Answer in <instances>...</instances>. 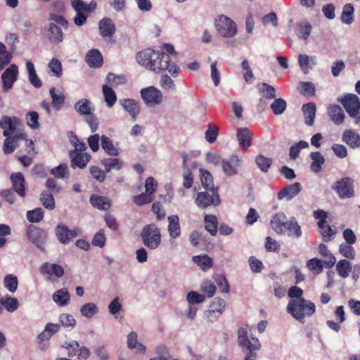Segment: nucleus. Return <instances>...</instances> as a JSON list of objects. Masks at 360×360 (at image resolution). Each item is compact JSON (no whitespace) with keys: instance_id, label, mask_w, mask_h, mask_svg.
<instances>
[{"instance_id":"nucleus-63","label":"nucleus","mask_w":360,"mask_h":360,"mask_svg":"<svg viewBox=\"0 0 360 360\" xmlns=\"http://www.w3.org/2000/svg\"><path fill=\"white\" fill-rule=\"evenodd\" d=\"M106 242V237L104 231L100 230L94 236L92 240V245L96 247L103 248Z\"/></svg>"},{"instance_id":"nucleus-35","label":"nucleus","mask_w":360,"mask_h":360,"mask_svg":"<svg viewBox=\"0 0 360 360\" xmlns=\"http://www.w3.org/2000/svg\"><path fill=\"white\" fill-rule=\"evenodd\" d=\"M325 259L323 260L319 259L316 258V273H320L323 271V267L325 266L327 269L332 268L335 262L336 258L335 256L330 253L326 256H324Z\"/></svg>"},{"instance_id":"nucleus-14","label":"nucleus","mask_w":360,"mask_h":360,"mask_svg":"<svg viewBox=\"0 0 360 360\" xmlns=\"http://www.w3.org/2000/svg\"><path fill=\"white\" fill-rule=\"evenodd\" d=\"M236 138L242 150L245 152L252 144V133L248 128L241 127L236 131Z\"/></svg>"},{"instance_id":"nucleus-55","label":"nucleus","mask_w":360,"mask_h":360,"mask_svg":"<svg viewBox=\"0 0 360 360\" xmlns=\"http://www.w3.org/2000/svg\"><path fill=\"white\" fill-rule=\"evenodd\" d=\"M319 228L320 229V233L323 237V240L325 242L331 240L336 233L335 230L333 229L330 225L326 223L323 224L321 227Z\"/></svg>"},{"instance_id":"nucleus-27","label":"nucleus","mask_w":360,"mask_h":360,"mask_svg":"<svg viewBox=\"0 0 360 360\" xmlns=\"http://www.w3.org/2000/svg\"><path fill=\"white\" fill-rule=\"evenodd\" d=\"M47 36L49 41L53 44H59L63 41L62 30L53 22L49 24Z\"/></svg>"},{"instance_id":"nucleus-57","label":"nucleus","mask_w":360,"mask_h":360,"mask_svg":"<svg viewBox=\"0 0 360 360\" xmlns=\"http://www.w3.org/2000/svg\"><path fill=\"white\" fill-rule=\"evenodd\" d=\"M297 27L299 37L306 40L311 31V25L308 22L302 20L298 23Z\"/></svg>"},{"instance_id":"nucleus-39","label":"nucleus","mask_w":360,"mask_h":360,"mask_svg":"<svg viewBox=\"0 0 360 360\" xmlns=\"http://www.w3.org/2000/svg\"><path fill=\"white\" fill-rule=\"evenodd\" d=\"M50 95L52 98L51 105L53 108L56 110H60L65 101L64 94L61 92L57 94L56 89L52 87L50 89Z\"/></svg>"},{"instance_id":"nucleus-5","label":"nucleus","mask_w":360,"mask_h":360,"mask_svg":"<svg viewBox=\"0 0 360 360\" xmlns=\"http://www.w3.org/2000/svg\"><path fill=\"white\" fill-rule=\"evenodd\" d=\"M0 127L4 136L25 133L23 124L16 117L3 116L0 120Z\"/></svg>"},{"instance_id":"nucleus-9","label":"nucleus","mask_w":360,"mask_h":360,"mask_svg":"<svg viewBox=\"0 0 360 360\" xmlns=\"http://www.w3.org/2000/svg\"><path fill=\"white\" fill-rule=\"evenodd\" d=\"M333 188L340 198H349L354 195V181L349 177H345L335 184Z\"/></svg>"},{"instance_id":"nucleus-21","label":"nucleus","mask_w":360,"mask_h":360,"mask_svg":"<svg viewBox=\"0 0 360 360\" xmlns=\"http://www.w3.org/2000/svg\"><path fill=\"white\" fill-rule=\"evenodd\" d=\"M122 108L131 115L134 120L140 113V104L131 98L121 99L119 101Z\"/></svg>"},{"instance_id":"nucleus-25","label":"nucleus","mask_w":360,"mask_h":360,"mask_svg":"<svg viewBox=\"0 0 360 360\" xmlns=\"http://www.w3.org/2000/svg\"><path fill=\"white\" fill-rule=\"evenodd\" d=\"M302 111L304 123L307 126H312L315 119V103L314 102H309L302 105Z\"/></svg>"},{"instance_id":"nucleus-38","label":"nucleus","mask_w":360,"mask_h":360,"mask_svg":"<svg viewBox=\"0 0 360 360\" xmlns=\"http://www.w3.org/2000/svg\"><path fill=\"white\" fill-rule=\"evenodd\" d=\"M336 271L341 278H347L352 271L351 263L345 259H340L336 264Z\"/></svg>"},{"instance_id":"nucleus-22","label":"nucleus","mask_w":360,"mask_h":360,"mask_svg":"<svg viewBox=\"0 0 360 360\" xmlns=\"http://www.w3.org/2000/svg\"><path fill=\"white\" fill-rule=\"evenodd\" d=\"M74 109L80 116L85 117L93 113L94 107L89 100L82 98L75 103Z\"/></svg>"},{"instance_id":"nucleus-3","label":"nucleus","mask_w":360,"mask_h":360,"mask_svg":"<svg viewBox=\"0 0 360 360\" xmlns=\"http://www.w3.org/2000/svg\"><path fill=\"white\" fill-rule=\"evenodd\" d=\"M141 238L143 244L151 250L158 249L161 244L160 231L153 223L143 226Z\"/></svg>"},{"instance_id":"nucleus-36","label":"nucleus","mask_w":360,"mask_h":360,"mask_svg":"<svg viewBox=\"0 0 360 360\" xmlns=\"http://www.w3.org/2000/svg\"><path fill=\"white\" fill-rule=\"evenodd\" d=\"M101 147L104 151L109 155L117 156L119 155L118 150L115 147L110 139L105 135L101 137Z\"/></svg>"},{"instance_id":"nucleus-44","label":"nucleus","mask_w":360,"mask_h":360,"mask_svg":"<svg viewBox=\"0 0 360 360\" xmlns=\"http://www.w3.org/2000/svg\"><path fill=\"white\" fill-rule=\"evenodd\" d=\"M286 231H288L290 236L295 238H299L302 235L301 228L295 217L289 219L288 224L286 226Z\"/></svg>"},{"instance_id":"nucleus-62","label":"nucleus","mask_w":360,"mask_h":360,"mask_svg":"<svg viewBox=\"0 0 360 360\" xmlns=\"http://www.w3.org/2000/svg\"><path fill=\"white\" fill-rule=\"evenodd\" d=\"M68 168L67 164L63 163L53 168L51 170V174L57 178L63 179L67 177L65 174L68 173Z\"/></svg>"},{"instance_id":"nucleus-58","label":"nucleus","mask_w":360,"mask_h":360,"mask_svg":"<svg viewBox=\"0 0 360 360\" xmlns=\"http://www.w3.org/2000/svg\"><path fill=\"white\" fill-rule=\"evenodd\" d=\"M153 195L145 192L139 195L134 196L132 198L133 202L138 206H142L145 204H148L153 200Z\"/></svg>"},{"instance_id":"nucleus-48","label":"nucleus","mask_w":360,"mask_h":360,"mask_svg":"<svg viewBox=\"0 0 360 360\" xmlns=\"http://www.w3.org/2000/svg\"><path fill=\"white\" fill-rule=\"evenodd\" d=\"M298 90L301 94L308 98L313 96L315 93L314 84L309 82H300Z\"/></svg>"},{"instance_id":"nucleus-32","label":"nucleus","mask_w":360,"mask_h":360,"mask_svg":"<svg viewBox=\"0 0 360 360\" xmlns=\"http://www.w3.org/2000/svg\"><path fill=\"white\" fill-rule=\"evenodd\" d=\"M328 113L330 119L337 124H340L345 119L343 110L338 105H330L328 108Z\"/></svg>"},{"instance_id":"nucleus-17","label":"nucleus","mask_w":360,"mask_h":360,"mask_svg":"<svg viewBox=\"0 0 360 360\" xmlns=\"http://www.w3.org/2000/svg\"><path fill=\"white\" fill-rule=\"evenodd\" d=\"M289 219L283 212H278L274 214L271 220V228L279 234L286 232V226L288 224Z\"/></svg>"},{"instance_id":"nucleus-33","label":"nucleus","mask_w":360,"mask_h":360,"mask_svg":"<svg viewBox=\"0 0 360 360\" xmlns=\"http://www.w3.org/2000/svg\"><path fill=\"white\" fill-rule=\"evenodd\" d=\"M53 300L59 306L63 307L68 304L70 295L65 288L57 290L53 294Z\"/></svg>"},{"instance_id":"nucleus-12","label":"nucleus","mask_w":360,"mask_h":360,"mask_svg":"<svg viewBox=\"0 0 360 360\" xmlns=\"http://www.w3.org/2000/svg\"><path fill=\"white\" fill-rule=\"evenodd\" d=\"M340 101L350 117L356 115L358 110H360V100L355 94H349L345 96Z\"/></svg>"},{"instance_id":"nucleus-18","label":"nucleus","mask_w":360,"mask_h":360,"mask_svg":"<svg viewBox=\"0 0 360 360\" xmlns=\"http://www.w3.org/2000/svg\"><path fill=\"white\" fill-rule=\"evenodd\" d=\"M301 188V184L298 182L288 185L279 191L278 193V199L290 200L300 192Z\"/></svg>"},{"instance_id":"nucleus-8","label":"nucleus","mask_w":360,"mask_h":360,"mask_svg":"<svg viewBox=\"0 0 360 360\" xmlns=\"http://www.w3.org/2000/svg\"><path fill=\"white\" fill-rule=\"evenodd\" d=\"M140 94L145 104L148 107H154L162 101V93L153 86L142 89Z\"/></svg>"},{"instance_id":"nucleus-54","label":"nucleus","mask_w":360,"mask_h":360,"mask_svg":"<svg viewBox=\"0 0 360 360\" xmlns=\"http://www.w3.org/2000/svg\"><path fill=\"white\" fill-rule=\"evenodd\" d=\"M40 200L44 207L52 210L55 208V201L53 195L48 191H43L41 194Z\"/></svg>"},{"instance_id":"nucleus-51","label":"nucleus","mask_w":360,"mask_h":360,"mask_svg":"<svg viewBox=\"0 0 360 360\" xmlns=\"http://www.w3.org/2000/svg\"><path fill=\"white\" fill-rule=\"evenodd\" d=\"M44 210L40 208H35L32 210H29L27 212L26 216L27 220L31 223H38L43 219L44 217Z\"/></svg>"},{"instance_id":"nucleus-59","label":"nucleus","mask_w":360,"mask_h":360,"mask_svg":"<svg viewBox=\"0 0 360 360\" xmlns=\"http://www.w3.org/2000/svg\"><path fill=\"white\" fill-rule=\"evenodd\" d=\"M160 84L162 88L171 91L176 89V85L174 81L171 79L170 76L167 74H165L164 72L162 73Z\"/></svg>"},{"instance_id":"nucleus-6","label":"nucleus","mask_w":360,"mask_h":360,"mask_svg":"<svg viewBox=\"0 0 360 360\" xmlns=\"http://www.w3.org/2000/svg\"><path fill=\"white\" fill-rule=\"evenodd\" d=\"M27 236L37 248L45 252V244L47 240V233L45 230L34 225H29L27 229Z\"/></svg>"},{"instance_id":"nucleus-23","label":"nucleus","mask_w":360,"mask_h":360,"mask_svg":"<svg viewBox=\"0 0 360 360\" xmlns=\"http://www.w3.org/2000/svg\"><path fill=\"white\" fill-rule=\"evenodd\" d=\"M39 272L41 274H48L49 276H55L56 278H60L64 274V269L59 264L46 262L40 266Z\"/></svg>"},{"instance_id":"nucleus-53","label":"nucleus","mask_w":360,"mask_h":360,"mask_svg":"<svg viewBox=\"0 0 360 360\" xmlns=\"http://www.w3.org/2000/svg\"><path fill=\"white\" fill-rule=\"evenodd\" d=\"M205 138L210 143H213L217 140L219 136V128L217 126L210 124L208 129L205 131Z\"/></svg>"},{"instance_id":"nucleus-50","label":"nucleus","mask_w":360,"mask_h":360,"mask_svg":"<svg viewBox=\"0 0 360 360\" xmlns=\"http://www.w3.org/2000/svg\"><path fill=\"white\" fill-rule=\"evenodd\" d=\"M255 162L262 172H267L272 165V160L262 155H258L255 158Z\"/></svg>"},{"instance_id":"nucleus-49","label":"nucleus","mask_w":360,"mask_h":360,"mask_svg":"<svg viewBox=\"0 0 360 360\" xmlns=\"http://www.w3.org/2000/svg\"><path fill=\"white\" fill-rule=\"evenodd\" d=\"M1 300L4 307L9 312H13L19 306L18 300L15 297H11L8 295H6L1 297Z\"/></svg>"},{"instance_id":"nucleus-34","label":"nucleus","mask_w":360,"mask_h":360,"mask_svg":"<svg viewBox=\"0 0 360 360\" xmlns=\"http://www.w3.org/2000/svg\"><path fill=\"white\" fill-rule=\"evenodd\" d=\"M193 262L203 271L210 269L213 266V259L207 255H200L193 257Z\"/></svg>"},{"instance_id":"nucleus-26","label":"nucleus","mask_w":360,"mask_h":360,"mask_svg":"<svg viewBox=\"0 0 360 360\" xmlns=\"http://www.w3.org/2000/svg\"><path fill=\"white\" fill-rule=\"evenodd\" d=\"M342 141L350 148H360V135L353 130H346L342 134Z\"/></svg>"},{"instance_id":"nucleus-40","label":"nucleus","mask_w":360,"mask_h":360,"mask_svg":"<svg viewBox=\"0 0 360 360\" xmlns=\"http://www.w3.org/2000/svg\"><path fill=\"white\" fill-rule=\"evenodd\" d=\"M354 8L351 4H347L344 6L341 14V20L342 22L350 25L354 21Z\"/></svg>"},{"instance_id":"nucleus-30","label":"nucleus","mask_w":360,"mask_h":360,"mask_svg":"<svg viewBox=\"0 0 360 360\" xmlns=\"http://www.w3.org/2000/svg\"><path fill=\"white\" fill-rule=\"evenodd\" d=\"M169 226L168 231L171 238H176L181 235L179 218L177 215H172L167 218Z\"/></svg>"},{"instance_id":"nucleus-19","label":"nucleus","mask_w":360,"mask_h":360,"mask_svg":"<svg viewBox=\"0 0 360 360\" xmlns=\"http://www.w3.org/2000/svg\"><path fill=\"white\" fill-rule=\"evenodd\" d=\"M18 69H6L1 75L2 87L4 92L12 89L18 77Z\"/></svg>"},{"instance_id":"nucleus-47","label":"nucleus","mask_w":360,"mask_h":360,"mask_svg":"<svg viewBox=\"0 0 360 360\" xmlns=\"http://www.w3.org/2000/svg\"><path fill=\"white\" fill-rule=\"evenodd\" d=\"M4 285L10 292L14 293L18 285V278L13 274L6 275L4 279Z\"/></svg>"},{"instance_id":"nucleus-29","label":"nucleus","mask_w":360,"mask_h":360,"mask_svg":"<svg viewBox=\"0 0 360 360\" xmlns=\"http://www.w3.org/2000/svg\"><path fill=\"white\" fill-rule=\"evenodd\" d=\"M90 202L93 207L101 210H108L111 207V202L108 198L98 195H92Z\"/></svg>"},{"instance_id":"nucleus-24","label":"nucleus","mask_w":360,"mask_h":360,"mask_svg":"<svg viewBox=\"0 0 360 360\" xmlns=\"http://www.w3.org/2000/svg\"><path fill=\"white\" fill-rule=\"evenodd\" d=\"M99 32L103 37H110L115 32V26L110 18H104L99 21Z\"/></svg>"},{"instance_id":"nucleus-28","label":"nucleus","mask_w":360,"mask_h":360,"mask_svg":"<svg viewBox=\"0 0 360 360\" xmlns=\"http://www.w3.org/2000/svg\"><path fill=\"white\" fill-rule=\"evenodd\" d=\"M103 56L98 49L90 50L86 55V61L90 68H98L103 65Z\"/></svg>"},{"instance_id":"nucleus-52","label":"nucleus","mask_w":360,"mask_h":360,"mask_svg":"<svg viewBox=\"0 0 360 360\" xmlns=\"http://www.w3.org/2000/svg\"><path fill=\"white\" fill-rule=\"evenodd\" d=\"M275 115H280L284 112L287 108V103L283 98H276L270 105Z\"/></svg>"},{"instance_id":"nucleus-64","label":"nucleus","mask_w":360,"mask_h":360,"mask_svg":"<svg viewBox=\"0 0 360 360\" xmlns=\"http://www.w3.org/2000/svg\"><path fill=\"white\" fill-rule=\"evenodd\" d=\"M94 353L98 360H108L109 354L105 345L97 346L94 349Z\"/></svg>"},{"instance_id":"nucleus-10","label":"nucleus","mask_w":360,"mask_h":360,"mask_svg":"<svg viewBox=\"0 0 360 360\" xmlns=\"http://www.w3.org/2000/svg\"><path fill=\"white\" fill-rule=\"evenodd\" d=\"M238 342L243 351L248 349L259 350L261 347L257 338H251V339H249L248 331L244 328H240L238 330Z\"/></svg>"},{"instance_id":"nucleus-11","label":"nucleus","mask_w":360,"mask_h":360,"mask_svg":"<svg viewBox=\"0 0 360 360\" xmlns=\"http://www.w3.org/2000/svg\"><path fill=\"white\" fill-rule=\"evenodd\" d=\"M78 229H70L64 224H58L55 228L56 237L58 241L63 244H69L77 236Z\"/></svg>"},{"instance_id":"nucleus-42","label":"nucleus","mask_w":360,"mask_h":360,"mask_svg":"<svg viewBox=\"0 0 360 360\" xmlns=\"http://www.w3.org/2000/svg\"><path fill=\"white\" fill-rule=\"evenodd\" d=\"M98 312V309L96 304L93 302H87L80 307V313L82 316L91 319Z\"/></svg>"},{"instance_id":"nucleus-31","label":"nucleus","mask_w":360,"mask_h":360,"mask_svg":"<svg viewBox=\"0 0 360 360\" xmlns=\"http://www.w3.org/2000/svg\"><path fill=\"white\" fill-rule=\"evenodd\" d=\"M205 229L212 236L217 233L218 219L215 215L205 214L204 217Z\"/></svg>"},{"instance_id":"nucleus-46","label":"nucleus","mask_w":360,"mask_h":360,"mask_svg":"<svg viewBox=\"0 0 360 360\" xmlns=\"http://www.w3.org/2000/svg\"><path fill=\"white\" fill-rule=\"evenodd\" d=\"M309 146V143L305 141H300L298 143H294L290 148L289 156L290 159L295 160L298 158L300 150L307 148Z\"/></svg>"},{"instance_id":"nucleus-37","label":"nucleus","mask_w":360,"mask_h":360,"mask_svg":"<svg viewBox=\"0 0 360 360\" xmlns=\"http://www.w3.org/2000/svg\"><path fill=\"white\" fill-rule=\"evenodd\" d=\"M101 162L106 172H109L112 169L120 170L123 165L122 161L113 158H103L101 160Z\"/></svg>"},{"instance_id":"nucleus-43","label":"nucleus","mask_w":360,"mask_h":360,"mask_svg":"<svg viewBox=\"0 0 360 360\" xmlns=\"http://www.w3.org/2000/svg\"><path fill=\"white\" fill-rule=\"evenodd\" d=\"M105 101L108 107L111 108L117 101V96L113 89L105 84L102 87Z\"/></svg>"},{"instance_id":"nucleus-1","label":"nucleus","mask_w":360,"mask_h":360,"mask_svg":"<svg viewBox=\"0 0 360 360\" xmlns=\"http://www.w3.org/2000/svg\"><path fill=\"white\" fill-rule=\"evenodd\" d=\"M138 63L145 68H176L170 62V57L159 51L151 49H144L136 53Z\"/></svg>"},{"instance_id":"nucleus-20","label":"nucleus","mask_w":360,"mask_h":360,"mask_svg":"<svg viewBox=\"0 0 360 360\" xmlns=\"http://www.w3.org/2000/svg\"><path fill=\"white\" fill-rule=\"evenodd\" d=\"M240 160L237 155H232L228 159L221 161L224 172L227 176H232L237 173V167L240 165Z\"/></svg>"},{"instance_id":"nucleus-60","label":"nucleus","mask_w":360,"mask_h":360,"mask_svg":"<svg viewBox=\"0 0 360 360\" xmlns=\"http://www.w3.org/2000/svg\"><path fill=\"white\" fill-rule=\"evenodd\" d=\"M340 252L346 258L353 259L355 257V250L354 248L348 243H342L340 245Z\"/></svg>"},{"instance_id":"nucleus-41","label":"nucleus","mask_w":360,"mask_h":360,"mask_svg":"<svg viewBox=\"0 0 360 360\" xmlns=\"http://www.w3.org/2000/svg\"><path fill=\"white\" fill-rule=\"evenodd\" d=\"M200 173L201 176V182L203 188L208 191L216 189L214 187L213 178L211 173L207 170L203 169H200Z\"/></svg>"},{"instance_id":"nucleus-16","label":"nucleus","mask_w":360,"mask_h":360,"mask_svg":"<svg viewBox=\"0 0 360 360\" xmlns=\"http://www.w3.org/2000/svg\"><path fill=\"white\" fill-rule=\"evenodd\" d=\"M4 141L3 150L5 154L12 153L20 146V141L25 139V133L11 136H6Z\"/></svg>"},{"instance_id":"nucleus-4","label":"nucleus","mask_w":360,"mask_h":360,"mask_svg":"<svg viewBox=\"0 0 360 360\" xmlns=\"http://www.w3.org/2000/svg\"><path fill=\"white\" fill-rule=\"evenodd\" d=\"M215 27L218 34L224 38H232L238 32L236 22L224 15L218 17L215 21Z\"/></svg>"},{"instance_id":"nucleus-45","label":"nucleus","mask_w":360,"mask_h":360,"mask_svg":"<svg viewBox=\"0 0 360 360\" xmlns=\"http://www.w3.org/2000/svg\"><path fill=\"white\" fill-rule=\"evenodd\" d=\"M226 306V302L224 300L221 298H216L210 305V309L208 310V316L218 314V315H221L224 309Z\"/></svg>"},{"instance_id":"nucleus-7","label":"nucleus","mask_w":360,"mask_h":360,"mask_svg":"<svg viewBox=\"0 0 360 360\" xmlns=\"http://www.w3.org/2000/svg\"><path fill=\"white\" fill-rule=\"evenodd\" d=\"M210 192L211 193L207 191L199 192L197 194L195 202L198 207L206 208L212 205L215 207L219 205L221 200L218 193V188L212 189Z\"/></svg>"},{"instance_id":"nucleus-15","label":"nucleus","mask_w":360,"mask_h":360,"mask_svg":"<svg viewBox=\"0 0 360 360\" xmlns=\"http://www.w3.org/2000/svg\"><path fill=\"white\" fill-rule=\"evenodd\" d=\"M12 183V188L18 195L24 198L26 195L25 180L22 173H13L10 177Z\"/></svg>"},{"instance_id":"nucleus-56","label":"nucleus","mask_w":360,"mask_h":360,"mask_svg":"<svg viewBox=\"0 0 360 360\" xmlns=\"http://www.w3.org/2000/svg\"><path fill=\"white\" fill-rule=\"evenodd\" d=\"M106 80L108 83L112 86H118L127 82L126 77L124 75H115L112 72L108 73Z\"/></svg>"},{"instance_id":"nucleus-2","label":"nucleus","mask_w":360,"mask_h":360,"mask_svg":"<svg viewBox=\"0 0 360 360\" xmlns=\"http://www.w3.org/2000/svg\"><path fill=\"white\" fill-rule=\"evenodd\" d=\"M287 312L300 323H304V316H311L315 311V304L305 299L290 300Z\"/></svg>"},{"instance_id":"nucleus-13","label":"nucleus","mask_w":360,"mask_h":360,"mask_svg":"<svg viewBox=\"0 0 360 360\" xmlns=\"http://www.w3.org/2000/svg\"><path fill=\"white\" fill-rule=\"evenodd\" d=\"M69 156L71 160L70 166L75 169L76 167L84 169L90 161L91 156L88 153H77L76 150H70Z\"/></svg>"},{"instance_id":"nucleus-61","label":"nucleus","mask_w":360,"mask_h":360,"mask_svg":"<svg viewBox=\"0 0 360 360\" xmlns=\"http://www.w3.org/2000/svg\"><path fill=\"white\" fill-rule=\"evenodd\" d=\"M186 300L189 305L202 303L205 301V296L195 291H191L187 294Z\"/></svg>"}]
</instances>
